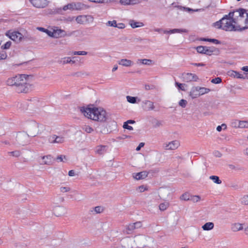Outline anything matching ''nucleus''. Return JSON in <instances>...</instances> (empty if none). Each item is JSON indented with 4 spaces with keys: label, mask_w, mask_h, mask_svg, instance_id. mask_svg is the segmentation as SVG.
I'll return each instance as SVG.
<instances>
[{
    "label": "nucleus",
    "mask_w": 248,
    "mask_h": 248,
    "mask_svg": "<svg viewBox=\"0 0 248 248\" xmlns=\"http://www.w3.org/2000/svg\"><path fill=\"white\" fill-rule=\"evenodd\" d=\"M29 1L33 6L37 8H44L49 3V1L47 0H29Z\"/></svg>",
    "instance_id": "nucleus-11"
},
{
    "label": "nucleus",
    "mask_w": 248,
    "mask_h": 248,
    "mask_svg": "<svg viewBox=\"0 0 248 248\" xmlns=\"http://www.w3.org/2000/svg\"><path fill=\"white\" fill-rule=\"evenodd\" d=\"M66 35V33L64 30L61 29H57L53 31V37L59 38L64 37Z\"/></svg>",
    "instance_id": "nucleus-19"
},
{
    "label": "nucleus",
    "mask_w": 248,
    "mask_h": 248,
    "mask_svg": "<svg viewBox=\"0 0 248 248\" xmlns=\"http://www.w3.org/2000/svg\"><path fill=\"white\" fill-rule=\"evenodd\" d=\"M175 85L179 89H181L182 91L185 90L184 84L176 82Z\"/></svg>",
    "instance_id": "nucleus-52"
},
{
    "label": "nucleus",
    "mask_w": 248,
    "mask_h": 248,
    "mask_svg": "<svg viewBox=\"0 0 248 248\" xmlns=\"http://www.w3.org/2000/svg\"><path fill=\"white\" fill-rule=\"evenodd\" d=\"M169 206V203L168 202H164L161 203L159 205V209L162 211L166 210Z\"/></svg>",
    "instance_id": "nucleus-33"
},
{
    "label": "nucleus",
    "mask_w": 248,
    "mask_h": 248,
    "mask_svg": "<svg viewBox=\"0 0 248 248\" xmlns=\"http://www.w3.org/2000/svg\"><path fill=\"white\" fill-rule=\"evenodd\" d=\"M204 48H206L204 49L203 54L207 55H211L216 50V48L214 46H205Z\"/></svg>",
    "instance_id": "nucleus-26"
},
{
    "label": "nucleus",
    "mask_w": 248,
    "mask_h": 248,
    "mask_svg": "<svg viewBox=\"0 0 248 248\" xmlns=\"http://www.w3.org/2000/svg\"><path fill=\"white\" fill-rule=\"evenodd\" d=\"M205 46H198L197 47L196 49L198 52L200 53H203L204 52V49L206 48H204Z\"/></svg>",
    "instance_id": "nucleus-51"
},
{
    "label": "nucleus",
    "mask_w": 248,
    "mask_h": 248,
    "mask_svg": "<svg viewBox=\"0 0 248 248\" xmlns=\"http://www.w3.org/2000/svg\"><path fill=\"white\" fill-rule=\"evenodd\" d=\"M127 101L132 104H134L136 102L137 97H133L131 96H126Z\"/></svg>",
    "instance_id": "nucleus-42"
},
{
    "label": "nucleus",
    "mask_w": 248,
    "mask_h": 248,
    "mask_svg": "<svg viewBox=\"0 0 248 248\" xmlns=\"http://www.w3.org/2000/svg\"><path fill=\"white\" fill-rule=\"evenodd\" d=\"M209 179L213 181V182L217 184H220L222 181L219 179V177L217 176L212 175L209 177Z\"/></svg>",
    "instance_id": "nucleus-34"
},
{
    "label": "nucleus",
    "mask_w": 248,
    "mask_h": 248,
    "mask_svg": "<svg viewBox=\"0 0 248 248\" xmlns=\"http://www.w3.org/2000/svg\"><path fill=\"white\" fill-rule=\"evenodd\" d=\"M59 62L62 64L69 63H70V57H67L62 58Z\"/></svg>",
    "instance_id": "nucleus-36"
},
{
    "label": "nucleus",
    "mask_w": 248,
    "mask_h": 248,
    "mask_svg": "<svg viewBox=\"0 0 248 248\" xmlns=\"http://www.w3.org/2000/svg\"><path fill=\"white\" fill-rule=\"evenodd\" d=\"M91 2L94 3H104L107 2L108 0H89Z\"/></svg>",
    "instance_id": "nucleus-57"
},
{
    "label": "nucleus",
    "mask_w": 248,
    "mask_h": 248,
    "mask_svg": "<svg viewBox=\"0 0 248 248\" xmlns=\"http://www.w3.org/2000/svg\"><path fill=\"white\" fill-rule=\"evenodd\" d=\"M123 127L124 128L128 129L129 130H132L133 129V127L129 125L126 122L124 123Z\"/></svg>",
    "instance_id": "nucleus-53"
},
{
    "label": "nucleus",
    "mask_w": 248,
    "mask_h": 248,
    "mask_svg": "<svg viewBox=\"0 0 248 248\" xmlns=\"http://www.w3.org/2000/svg\"><path fill=\"white\" fill-rule=\"evenodd\" d=\"M11 42L8 41L1 46V48L4 49H7L10 48L11 46Z\"/></svg>",
    "instance_id": "nucleus-48"
},
{
    "label": "nucleus",
    "mask_w": 248,
    "mask_h": 248,
    "mask_svg": "<svg viewBox=\"0 0 248 248\" xmlns=\"http://www.w3.org/2000/svg\"><path fill=\"white\" fill-rule=\"evenodd\" d=\"M48 141L51 144H62L65 142V138L62 136L52 135L48 137Z\"/></svg>",
    "instance_id": "nucleus-10"
},
{
    "label": "nucleus",
    "mask_w": 248,
    "mask_h": 248,
    "mask_svg": "<svg viewBox=\"0 0 248 248\" xmlns=\"http://www.w3.org/2000/svg\"><path fill=\"white\" fill-rule=\"evenodd\" d=\"M191 196H190L188 193H185L181 195L180 199L181 200L185 201H187L189 200L190 201V197Z\"/></svg>",
    "instance_id": "nucleus-35"
},
{
    "label": "nucleus",
    "mask_w": 248,
    "mask_h": 248,
    "mask_svg": "<svg viewBox=\"0 0 248 248\" xmlns=\"http://www.w3.org/2000/svg\"><path fill=\"white\" fill-rule=\"evenodd\" d=\"M202 40L204 41L212 42L215 44H219L220 43L219 41L215 39L202 38Z\"/></svg>",
    "instance_id": "nucleus-40"
},
{
    "label": "nucleus",
    "mask_w": 248,
    "mask_h": 248,
    "mask_svg": "<svg viewBox=\"0 0 248 248\" xmlns=\"http://www.w3.org/2000/svg\"><path fill=\"white\" fill-rule=\"evenodd\" d=\"M142 107L145 111H150L154 109L155 107L154 103L150 100H145L142 102Z\"/></svg>",
    "instance_id": "nucleus-14"
},
{
    "label": "nucleus",
    "mask_w": 248,
    "mask_h": 248,
    "mask_svg": "<svg viewBox=\"0 0 248 248\" xmlns=\"http://www.w3.org/2000/svg\"><path fill=\"white\" fill-rule=\"evenodd\" d=\"M129 24L133 29L143 27L144 26V24L142 22H137L132 19L129 21Z\"/></svg>",
    "instance_id": "nucleus-21"
},
{
    "label": "nucleus",
    "mask_w": 248,
    "mask_h": 248,
    "mask_svg": "<svg viewBox=\"0 0 248 248\" xmlns=\"http://www.w3.org/2000/svg\"><path fill=\"white\" fill-rule=\"evenodd\" d=\"M148 172L146 171H141L140 172L133 173V177L137 180L143 179L146 178L148 175Z\"/></svg>",
    "instance_id": "nucleus-17"
},
{
    "label": "nucleus",
    "mask_w": 248,
    "mask_h": 248,
    "mask_svg": "<svg viewBox=\"0 0 248 248\" xmlns=\"http://www.w3.org/2000/svg\"><path fill=\"white\" fill-rule=\"evenodd\" d=\"M142 227V223L140 221H137L135 223H130L126 225L124 232L126 234H131L134 230Z\"/></svg>",
    "instance_id": "nucleus-7"
},
{
    "label": "nucleus",
    "mask_w": 248,
    "mask_h": 248,
    "mask_svg": "<svg viewBox=\"0 0 248 248\" xmlns=\"http://www.w3.org/2000/svg\"><path fill=\"white\" fill-rule=\"evenodd\" d=\"M215 155L217 157H220L222 156V154L218 151H216L214 153Z\"/></svg>",
    "instance_id": "nucleus-63"
},
{
    "label": "nucleus",
    "mask_w": 248,
    "mask_h": 248,
    "mask_svg": "<svg viewBox=\"0 0 248 248\" xmlns=\"http://www.w3.org/2000/svg\"><path fill=\"white\" fill-rule=\"evenodd\" d=\"M140 62L142 64L147 65H150L153 63V61L150 59H139L138 62Z\"/></svg>",
    "instance_id": "nucleus-32"
},
{
    "label": "nucleus",
    "mask_w": 248,
    "mask_h": 248,
    "mask_svg": "<svg viewBox=\"0 0 248 248\" xmlns=\"http://www.w3.org/2000/svg\"><path fill=\"white\" fill-rule=\"evenodd\" d=\"M68 9L74 10L73 3L68 4L67 5L63 6V11H66Z\"/></svg>",
    "instance_id": "nucleus-46"
},
{
    "label": "nucleus",
    "mask_w": 248,
    "mask_h": 248,
    "mask_svg": "<svg viewBox=\"0 0 248 248\" xmlns=\"http://www.w3.org/2000/svg\"><path fill=\"white\" fill-rule=\"evenodd\" d=\"M27 78L28 76L26 75H17L9 78L6 83L8 86H15L18 93H27L33 88L32 85L27 82Z\"/></svg>",
    "instance_id": "nucleus-1"
},
{
    "label": "nucleus",
    "mask_w": 248,
    "mask_h": 248,
    "mask_svg": "<svg viewBox=\"0 0 248 248\" xmlns=\"http://www.w3.org/2000/svg\"><path fill=\"white\" fill-rule=\"evenodd\" d=\"M54 162V159L50 155L44 156L42 157V161L40 164L42 165H52Z\"/></svg>",
    "instance_id": "nucleus-16"
},
{
    "label": "nucleus",
    "mask_w": 248,
    "mask_h": 248,
    "mask_svg": "<svg viewBox=\"0 0 248 248\" xmlns=\"http://www.w3.org/2000/svg\"><path fill=\"white\" fill-rule=\"evenodd\" d=\"M222 81V79L220 78H213L211 80V82L214 84H218L220 83Z\"/></svg>",
    "instance_id": "nucleus-50"
},
{
    "label": "nucleus",
    "mask_w": 248,
    "mask_h": 248,
    "mask_svg": "<svg viewBox=\"0 0 248 248\" xmlns=\"http://www.w3.org/2000/svg\"><path fill=\"white\" fill-rule=\"evenodd\" d=\"M93 17L91 15H80L76 18L77 22L80 24L92 23L93 22Z\"/></svg>",
    "instance_id": "nucleus-9"
},
{
    "label": "nucleus",
    "mask_w": 248,
    "mask_h": 248,
    "mask_svg": "<svg viewBox=\"0 0 248 248\" xmlns=\"http://www.w3.org/2000/svg\"><path fill=\"white\" fill-rule=\"evenodd\" d=\"M214 227V224L211 222H208L202 226V228L204 231H210L212 230Z\"/></svg>",
    "instance_id": "nucleus-25"
},
{
    "label": "nucleus",
    "mask_w": 248,
    "mask_h": 248,
    "mask_svg": "<svg viewBox=\"0 0 248 248\" xmlns=\"http://www.w3.org/2000/svg\"><path fill=\"white\" fill-rule=\"evenodd\" d=\"M80 110L85 117L94 121L105 122L107 119L106 111L101 108H82Z\"/></svg>",
    "instance_id": "nucleus-2"
},
{
    "label": "nucleus",
    "mask_w": 248,
    "mask_h": 248,
    "mask_svg": "<svg viewBox=\"0 0 248 248\" xmlns=\"http://www.w3.org/2000/svg\"><path fill=\"white\" fill-rule=\"evenodd\" d=\"M187 103V102L186 100L181 99L180 100V101L179 102V105L180 106L184 108L186 107Z\"/></svg>",
    "instance_id": "nucleus-47"
},
{
    "label": "nucleus",
    "mask_w": 248,
    "mask_h": 248,
    "mask_svg": "<svg viewBox=\"0 0 248 248\" xmlns=\"http://www.w3.org/2000/svg\"><path fill=\"white\" fill-rule=\"evenodd\" d=\"M231 229L233 232H236L243 230V227L242 224L235 223L232 225Z\"/></svg>",
    "instance_id": "nucleus-23"
},
{
    "label": "nucleus",
    "mask_w": 248,
    "mask_h": 248,
    "mask_svg": "<svg viewBox=\"0 0 248 248\" xmlns=\"http://www.w3.org/2000/svg\"><path fill=\"white\" fill-rule=\"evenodd\" d=\"M63 157L65 158V156H63V155L58 156L57 157V160H58L59 161L62 162V161H63Z\"/></svg>",
    "instance_id": "nucleus-61"
},
{
    "label": "nucleus",
    "mask_w": 248,
    "mask_h": 248,
    "mask_svg": "<svg viewBox=\"0 0 248 248\" xmlns=\"http://www.w3.org/2000/svg\"><path fill=\"white\" fill-rule=\"evenodd\" d=\"M223 27L222 29L226 31H232L242 30L240 28V26L237 25L233 22V19L229 16L228 15H226L222 18Z\"/></svg>",
    "instance_id": "nucleus-5"
},
{
    "label": "nucleus",
    "mask_w": 248,
    "mask_h": 248,
    "mask_svg": "<svg viewBox=\"0 0 248 248\" xmlns=\"http://www.w3.org/2000/svg\"><path fill=\"white\" fill-rule=\"evenodd\" d=\"M214 26L218 29H222L223 27L222 18L219 21L216 22L214 23Z\"/></svg>",
    "instance_id": "nucleus-38"
},
{
    "label": "nucleus",
    "mask_w": 248,
    "mask_h": 248,
    "mask_svg": "<svg viewBox=\"0 0 248 248\" xmlns=\"http://www.w3.org/2000/svg\"><path fill=\"white\" fill-rule=\"evenodd\" d=\"M180 146V142L177 140L169 142H166L163 144V148L165 150H175Z\"/></svg>",
    "instance_id": "nucleus-13"
},
{
    "label": "nucleus",
    "mask_w": 248,
    "mask_h": 248,
    "mask_svg": "<svg viewBox=\"0 0 248 248\" xmlns=\"http://www.w3.org/2000/svg\"><path fill=\"white\" fill-rule=\"evenodd\" d=\"M144 145V143L143 142H141L139 144V146L136 148V151H139L140 150L141 148L143 147Z\"/></svg>",
    "instance_id": "nucleus-60"
},
{
    "label": "nucleus",
    "mask_w": 248,
    "mask_h": 248,
    "mask_svg": "<svg viewBox=\"0 0 248 248\" xmlns=\"http://www.w3.org/2000/svg\"><path fill=\"white\" fill-rule=\"evenodd\" d=\"M184 78L186 82L197 81L199 79L198 77L195 74L186 73L184 75Z\"/></svg>",
    "instance_id": "nucleus-15"
},
{
    "label": "nucleus",
    "mask_w": 248,
    "mask_h": 248,
    "mask_svg": "<svg viewBox=\"0 0 248 248\" xmlns=\"http://www.w3.org/2000/svg\"><path fill=\"white\" fill-rule=\"evenodd\" d=\"M149 238L145 235H139L135 237L134 241L138 247H146L147 246V241Z\"/></svg>",
    "instance_id": "nucleus-12"
},
{
    "label": "nucleus",
    "mask_w": 248,
    "mask_h": 248,
    "mask_svg": "<svg viewBox=\"0 0 248 248\" xmlns=\"http://www.w3.org/2000/svg\"><path fill=\"white\" fill-rule=\"evenodd\" d=\"M162 125V122L160 121L156 120L155 122L154 127L155 128L159 127Z\"/></svg>",
    "instance_id": "nucleus-54"
},
{
    "label": "nucleus",
    "mask_w": 248,
    "mask_h": 248,
    "mask_svg": "<svg viewBox=\"0 0 248 248\" xmlns=\"http://www.w3.org/2000/svg\"><path fill=\"white\" fill-rule=\"evenodd\" d=\"M187 32V31L186 29H174L172 30H170L169 31H164V33H183V32Z\"/></svg>",
    "instance_id": "nucleus-24"
},
{
    "label": "nucleus",
    "mask_w": 248,
    "mask_h": 248,
    "mask_svg": "<svg viewBox=\"0 0 248 248\" xmlns=\"http://www.w3.org/2000/svg\"><path fill=\"white\" fill-rule=\"evenodd\" d=\"M199 92V95H202L205 93H208L210 91V89L205 87H196Z\"/></svg>",
    "instance_id": "nucleus-27"
},
{
    "label": "nucleus",
    "mask_w": 248,
    "mask_h": 248,
    "mask_svg": "<svg viewBox=\"0 0 248 248\" xmlns=\"http://www.w3.org/2000/svg\"><path fill=\"white\" fill-rule=\"evenodd\" d=\"M241 203L244 205H248V195H244L241 198Z\"/></svg>",
    "instance_id": "nucleus-41"
},
{
    "label": "nucleus",
    "mask_w": 248,
    "mask_h": 248,
    "mask_svg": "<svg viewBox=\"0 0 248 248\" xmlns=\"http://www.w3.org/2000/svg\"><path fill=\"white\" fill-rule=\"evenodd\" d=\"M71 190V188L67 186H61L60 187V191L62 193H65L69 192Z\"/></svg>",
    "instance_id": "nucleus-39"
},
{
    "label": "nucleus",
    "mask_w": 248,
    "mask_h": 248,
    "mask_svg": "<svg viewBox=\"0 0 248 248\" xmlns=\"http://www.w3.org/2000/svg\"><path fill=\"white\" fill-rule=\"evenodd\" d=\"M141 0H120V2L123 5H134L140 2Z\"/></svg>",
    "instance_id": "nucleus-22"
},
{
    "label": "nucleus",
    "mask_w": 248,
    "mask_h": 248,
    "mask_svg": "<svg viewBox=\"0 0 248 248\" xmlns=\"http://www.w3.org/2000/svg\"><path fill=\"white\" fill-rule=\"evenodd\" d=\"M200 200L201 197L198 195L191 196L190 197V201H192L193 202H199Z\"/></svg>",
    "instance_id": "nucleus-43"
},
{
    "label": "nucleus",
    "mask_w": 248,
    "mask_h": 248,
    "mask_svg": "<svg viewBox=\"0 0 248 248\" xmlns=\"http://www.w3.org/2000/svg\"><path fill=\"white\" fill-rule=\"evenodd\" d=\"M229 73L230 76H232L234 78H243V75L238 72L234 71H231L229 72Z\"/></svg>",
    "instance_id": "nucleus-30"
},
{
    "label": "nucleus",
    "mask_w": 248,
    "mask_h": 248,
    "mask_svg": "<svg viewBox=\"0 0 248 248\" xmlns=\"http://www.w3.org/2000/svg\"><path fill=\"white\" fill-rule=\"evenodd\" d=\"M228 16L233 19L234 23L240 26L242 30L248 28V13L246 10L240 9L229 13Z\"/></svg>",
    "instance_id": "nucleus-3"
},
{
    "label": "nucleus",
    "mask_w": 248,
    "mask_h": 248,
    "mask_svg": "<svg viewBox=\"0 0 248 248\" xmlns=\"http://www.w3.org/2000/svg\"><path fill=\"white\" fill-rule=\"evenodd\" d=\"M8 154L15 157H19L21 155V152L19 151L16 150L12 152H9Z\"/></svg>",
    "instance_id": "nucleus-37"
},
{
    "label": "nucleus",
    "mask_w": 248,
    "mask_h": 248,
    "mask_svg": "<svg viewBox=\"0 0 248 248\" xmlns=\"http://www.w3.org/2000/svg\"><path fill=\"white\" fill-rule=\"evenodd\" d=\"M238 128H248V121H240Z\"/></svg>",
    "instance_id": "nucleus-31"
},
{
    "label": "nucleus",
    "mask_w": 248,
    "mask_h": 248,
    "mask_svg": "<svg viewBox=\"0 0 248 248\" xmlns=\"http://www.w3.org/2000/svg\"><path fill=\"white\" fill-rule=\"evenodd\" d=\"M44 125L36 123L35 121H31L28 123L26 125L27 131L31 137H35L40 134L44 130Z\"/></svg>",
    "instance_id": "nucleus-4"
},
{
    "label": "nucleus",
    "mask_w": 248,
    "mask_h": 248,
    "mask_svg": "<svg viewBox=\"0 0 248 248\" xmlns=\"http://www.w3.org/2000/svg\"><path fill=\"white\" fill-rule=\"evenodd\" d=\"M7 58V54L6 52L3 51H0V60H4Z\"/></svg>",
    "instance_id": "nucleus-55"
},
{
    "label": "nucleus",
    "mask_w": 248,
    "mask_h": 248,
    "mask_svg": "<svg viewBox=\"0 0 248 248\" xmlns=\"http://www.w3.org/2000/svg\"><path fill=\"white\" fill-rule=\"evenodd\" d=\"M107 26L115 27L117 26V23L116 20L108 21L106 23Z\"/></svg>",
    "instance_id": "nucleus-49"
},
{
    "label": "nucleus",
    "mask_w": 248,
    "mask_h": 248,
    "mask_svg": "<svg viewBox=\"0 0 248 248\" xmlns=\"http://www.w3.org/2000/svg\"><path fill=\"white\" fill-rule=\"evenodd\" d=\"M189 95L192 98H195L200 96L196 87L192 88Z\"/></svg>",
    "instance_id": "nucleus-29"
},
{
    "label": "nucleus",
    "mask_w": 248,
    "mask_h": 248,
    "mask_svg": "<svg viewBox=\"0 0 248 248\" xmlns=\"http://www.w3.org/2000/svg\"><path fill=\"white\" fill-rule=\"evenodd\" d=\"M239 121H240L235 120L234 122H233L232 123V126L233 127H237L238 128V124H239Z\"/></svg>",
    "instance_id": "nucleus-58"
},
{
    "label": "nucleus",
    "mask_w": 248,
    "mask_h": 248,
    "mask_svg": "<svg viewBox=\"0 0 248 248\" xmlns=\"http://www.w3.org/2000/svg\"><path fill=\"white\" fill-rule=\"evenodd\" d=\"M116 27L119 29H123L125 28V25L123 23H119L118 24H117V26Z\"/></svg>",
    "instance_id": "nucleus-59"
},
{
    "label": "nucleus",
    "mask_w": 248,
    "mask_h": 248,
    "mask_svg": "<svg viewBox=\"0 0 248 248\" xmlns=\"http://www.w3.org/2000/svg\"><path fill=\"white\" fill-rule=\"evenodd\" d=\"M242 70L247 73V74H248V66H245L242 68Z\"/></svg>",
    "instance_id": "nucleus-64"
},
{
    "label": "nucleus",
    "mask_w": 248,
    "mask_h": 248,
    "mask_svg": "<svg viewBox=\"0 0 248 248\" xmlns=\"http://www.w3.org/2000/svg\"><path fill=\"white\" fill-rule=\"evenodd\" d=\"M74 10H80L86 8V5L80 2L73 3Z\"/></svg>",
    "instance_id": "nucleus-28"
},
{
    "label": "nucleus",
    "mask_w": 248,
    "mask_h": 248,
    "mask_svg": "<svg viewBox=\"0 0 248 248\" xmlns=\"http://www.w3.org/2000/svg\"><path fill=\"white\" fill-rule=\"evenodd\" d=\"M83 130L88 133H91L93 131V129L88 125H84L83 127Z\"/></svg>",
    "instance_id": "nucleus-45"
},
{
    "label": "nucleus",
    "mask_w": 248,
    "mask_h": 248,
    "mask_svg": "<svg viewBox=\"0 0 248 248\" xmlns=\"http://www.w3.org/2000/svg\"><path fill=\"white\" fill-rule=\"evenodd\" d=\"M87 54V52L85 51H73L71 53V55H86Z\"/></svg>",
    "instance_id": "nucleus-44"
},
{
    "label": "nucleus",
    "mask_w": 248,
    "mask_h": 248,
    "mask_svg": "<svg viewBox=\"0 0 248 248\" xmlns=\"http://www.w3.org/2000/svg\"><path fill=\"white\" fill-rule=\"evenodd\" d=\"M118 63L119 65H121L125 67H130L133 64V62L132 61L126 59H121L118 61Z\"/></svg>",
    "instance_id": "nucleus-18"
},
{
    "label": "nucleus",
    "mask_w": 248,
    "mask_h": 248,
    "mask_svg": "<svg viewBox=\"0 0 248 248\" xmlns=\"http://www.w3.org/2000/svg\"><path fill=\"white\" fill-rule=\"evenodd\" d=\"M29 135L26 132H19L16 137L17 143L20 145L24 146L30 142Z\"/></svg>",
    "instance_id": "nucleus-6"
},
{
    "label": "nucleus",
    "mask_w": 248,
    "mask_h": 248,
    "mask_svg": "<svg viewBox=\"0 0 248 248\" xmlns=\"http://www.w3.org/2000/svg\"><path fill=\"white\" fill-rule=\"evenodd\" d=\"M108 147L105 145H99L97 146L95 148L96 153L99 155H103L105 154L107 150Z\"/></svg>",
    "instance_id": "nucleus-20"
},
{
    "label": "nucleus",
    "mask_w": 248,
    "mask_h": 248,
    "mask_svg": "<svg viewBox=\"0 0 248 248\" xmlns=\"http://www.w3.org/2000/svg\"><path fill=\"white\" fill-rule=\"evenodd\" d=\"M68 175L69 176H74L75 175V172L74 170H71L68 172Z\"/></svg>",
    "instance_id": "nucleus-62"
},
{
    "label": "nucleus",
    "mask_w": 248,
    "mask_h": 248,
    "mask_svg": "<svg viewBox=\"0 0 248 248\" xmlns=\"http://www.w3.org/2000/svg\"><path fill=\"white\" fill-rule=\"evenodd\" d=\"M103 209L100 206H96L94 208V211L96 213H100L102 212Z\"/></svg>",
    "instance_id": "nucleus-56"
},
{
    "label": "nucleus",
    "mask_w": 248,
    "mask_h": 248,
    "mask_svg": "<svg viewBox=\"0 0 248 248\" xmlns=\"http://www.w3.org/2000/svg\"><path fill=\"white\" fill-rule=\"evenodd\" d=\"M6 35L9 37L11 40L17 42H20L23 38V35L19 32L14 31L11 32L9 31L6 33Z\"/></svg>",
    "instance_id": "nucleus-8"
}]
</instances>
